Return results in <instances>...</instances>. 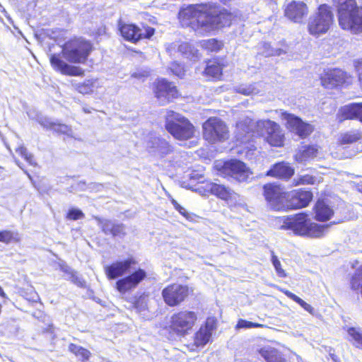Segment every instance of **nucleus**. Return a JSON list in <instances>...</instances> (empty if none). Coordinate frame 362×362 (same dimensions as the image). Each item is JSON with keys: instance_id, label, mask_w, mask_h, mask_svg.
I'll return each mask as SVG.
<instances>
[{"instance_id": "obj_1", "label": "nucleus", "mask_w": 362, "mask_h": 362, "mask_svg": "<svg viewBox=\"0 0 362 362\" xmlns=\"http://www.w3.org/2000/svg\"><path fill=\"white\" fill-rule=\"evenodd\" d=\"M178 18L182 26L190 27L201 35L229 26L233 18L226 9L212 8L207 4H192L182 8Z\"/></svg>"}, {"instance_id": "obj_2", "label": "nucleus", "mask_w": 362, "mask_h": 362, "mask_svg": "<svg viewBox=\"0 0 362 362\" xmlns=\"http://www.w3.org/2000/svg\"><path fill=\"white\" fill-rule=\"evenodd\" d=\"M253 127H255L257 134L264 136L266 141L271 146L280 147L284 145V131L279 124L269 119L259 120L255 125L250 119L238 122L236 125L240 132L238 134V139L240 140L242 143L249 141L250 133Z\"/></svg>"}, {"instance_id": "obj_3", "label": "nucleus", "mask_w": 362, "mask_h": 362, "mask_svg": "<svg viewBox=\"0 0 362 362\" xmlns=\"http://www.w3.org/2000/svg\"><path fill=\"white\" fill-rule=\"evenodd\" d=\"M279 228L282 230H291L298 235H308L320 238L328 230L329 224L311 223L305 214L300 213L294 216H284L276 219Z\"/></svg>"}, {"instance_id": "obj_4", "label": "nucleus", "mask_w": 362, "mask_h": 362, "mask_svg": "<svg viewBox=\"0 0 362 362\" xmlns=\"http://www.w3.org/2000/svg\"><path fill=\"white\" fill-rule=\"evenodd\" d=\"M337 8L339 24L344 30L362 32V6L356 0H333Z\"/></svg>"}, {"instance_id": "obj_5", "label": "nucleus", "mask_w": 362, "mask_h": 362, "mask_svg": "<svg viewBox=\"0 0 362 362\" xmlns=\"http://www.w3.org/2000/svg\"><path fill=\"white\" fill-rule=\"evenodd\" d=\"M165 129L176 139L185 141L194 136V127L185 117L168 111L166 115Z\"/></svg>"}, {"instance_id": "obj_6", "label": "nucleus", "mask_w": 362, "mask_h": 362, "mask_svg": "<svg viewBox=\"0 0 362 362\" xmlns=\"http://www.w3.org/2000/svg\"><path fill=\"white\" fill-rule=\"evenodd\" d=\"M92 50L91 44L83 39L67 42L62 49V57L73 64H83Z\"/></svg>"}, {"instance_id": "obj_7", "label": "nucleus", "mask_w": 362, "mask_h": 362, "mask_svg": "<svg viewBox=\"0 0 362 362\" xmlns=\"http://www.w3.org/2000/svg\"><path fill=\"white\" fill-rule=\"evenodd\" d=\"M333 23V13L329 6L322 4L318 8V11L310 18L308 30L313 35L325 33Z\"/></svg>"}, {"instance_id": "obj_8", "label": "nucleus", "mask_w": 362, "mask_h": 362, "mask_svg": "<svg viewBox=\"0 0 362 362\" xmlns=\"http://www.w3.org/2000/svg\"><path fill=\"white\" fill-rule=\"evenodd\" d=\"M197 320L195 312L182 310L174 313L170 321V328L178 336H185L191 331Z\"/></svg>"}, {"instance_id": "obj_9", "label": "nucleus", "mask_w": 362, "mask_h": 362, "mask_svg": "<svg viewBox=\"0 0 362 362\" xmlns=\"http://www.w3.org/2000/svg\"><path fill=\"white\" fill-rule=\"evenodd\" d=\"M203 136L209 143L214 144L228 138V129L218 117H210L203 124Z\"/></svg>"}, {"instance_id": "obj_10", "label": "nucleus", "mask_w": 362, "mask_h": 362, "mask_svg": "<svg viewBox=\"0 0 362 362\" xmlns=\"http://www.w3.org/2000/svg\"><path fill=\"white\" fill-rule=\"evenodd\" d=\"M224 175H229L238 182L247 181L252 175L250 170L245 164L238 160H230L224 163H219L216 165Z\"/></svg>"}, {"instance_id": "obj_11", "label": "nucleus", "mask_w": 362, "mask_h": 362, "mask_svg": "<svg viewBox=\"0 0 362 362\" xmlns=\"http://www.w3.org/2000/svg\"><path fill=\"white\" fill-rule=\"evenodd\" d=\"M117 27L121 35L132 42L143 38H150L154 34V29L151 27L140 28L134 24L124 23L121 20L118 21Z\"/></svg>"}, {"instance_id": "obj_12", "label": "nucleus", "mask_w": 362, "mask_h": 362, "mask_svg": "<svg viewBox=\"0 0 362 362\" xmlns=\"http://www.w3.org/2000/svg\"><path fill=\"white\" fill-rule=\"evenodd\" d=\"M205 192H210L217 197L226 201L230 206L242 204V199L240 195L230 188L223 185L214 182L206 183L204 188Z\"/></svg>"}, {"instance_id": "obj_13", "label": "nucleus", "mask_w": 362, "mask_h": 362, "mask_svg": "<svg viewBox=\"0 0 362 362\" xmlns=\"http://www.w3.org/2000/svg\"><path fill=\"white\" fill-rule=\"evenodd\" d=\"M281 118L286 120L287 128L302 139L307 137L313 131L310 124L304 122L300 117L293 114L282 112Z\"/></svg>"}, {"instance_id": "obj_14", "label": "nucleus", "mask_w": 362, "mask_h": 362, "mask_svg": "<svg viewBox=\"0 0 362 362\" xmlns=\"http://www.w3.org/2000/svg\"><path fill=\"white\" fill-rule=\"evenodd\" d=\"M188 293L189 288L187 286L175 284L165 288L162 291V296L168 305L173 307L182 302Z\"/></svg>"}, {"instance_id": "obj_15", "label": "nucleus", "mask_w": 362, "mask_h": 362, "mask_svg": "<svg viewBox=\"0 0 362 362\" xmlns=\"http://www.w3.org/2000/svg\"><path fill=\"white\" fill-rule=\"evenodd\" d=\"M350 76L339 69L329 70L321 78V83L326 88L350 83Z\"/></svg>"}, {"instance_id": "obj_16", "label": "nucleus", "mask_w": 362, "mask_h": 362, "mask_svg": "<svg viewBox=\"0 0 362 362\" xmlns=\"http://www.w3.org/2000/svg\"><path fill=\"white\" fill-rule=\"evenodd\" d=\"M155 94L160 104L164 105L172 99L177 98L178 91L172 83L160 78L156 82Z\"/></svg>"}, {"instance_id": "obj_17", "label": "nucleus", "mask_w": 362, "mask_h": 362, "mask_svg": "<svg viewBox=\"0 0 362 362\" xmlns=\"http://www.w3.org/2000/svg\"><path fill=\"white\" fill-rule=\"evenodd\" d=\"M146 276V272L142 269H138L132 274L118 280L116 282V288L121 293L136 288L139 284Z\"/></svg>"}, {"instance_id": "obj_18", "label": "nucleus", "mask_w": 362, "mask_h": 362, "mask_svg": "<svg viewBox=\"0 0 362 362\" xmlns=\"http://www.w3.org/2000/svg\"><path fill=\"white\" fill-rule=\"evenodd\" d=\"M264 197L275 210L282 207L286 195L283 189L274 184H267L264 186Z\"/></svg>"}, {"instance_id": "obj_19", "label": "nucleus", "mask_w": 362, "mask_h": 362, "mask_svg": "<svg viewBox=\"0 0 362 362\" xmlns=\"http://www.w3.org/2000/svg\"><path fill=\"white\" fill-rule=\"evenodd\" d=\"M216 319L213 317H208L204 326H202L195 334L194 344L199 347L207 344L211 339L213 331L216 329Z\"/></svg>"}, {"instance_id": "obj_20", "label": "nucleus", "mask_w": 362, "mask_h": 362, "mask_svg": "<svg viewBox=\"0 0 362 362\" xmlns=\"http://www.w3.org/2000/svg\"><path fill=\"white\" fill-rule=\"evenodd\" d=\"M136 263L133 257H129L123 261H117L105 267V272L110 279H115L124 275L129 269Z\"/></svg>"}, {"instance_id": "obj_21", "label": "nucleus", "mask_w": 362, "mask_h": 362, "mask_svg": "<svg viewBox=\"0 0 362 362\" xmlns=\"http://www.w3.org/2000/svg\"><path fill=\"white\" fill-rule=\"evenodd\" d=\"M284 13L291 21L301 23L308 14V7L302 1H293L286 6Z\"/></svg>"}, {"instance_id": "obj_22", "label": "nucleus", "mask_w": 362, "mask_h": 362, "mask_svg": "<svg viewBox=\"0 0 362 362\" xmlns=\"http://www.w3.org/2000/svg\"><path fill=\"white\" fill-rule=\"evenodd\" d=\"M49 60L52 66L63 74L69 76H81L83 74L82 69L68 64L62 59L60 54H51Z\"/></svg>"}, {"instance_id": "obj_23", "label": "nucleus", "mask_w": 362, "mask_h": 362, "mask_svg": "<svg viewBox=\"0 0 362 362\" xmlns=\"http://www.w3.org/2000/svg\"><path fill=\"white\" fill-rule=\"evenodd\" d=\"M288 206L291 209H300L307 206L313 199V194L310 191L298 190L292 192L288 195Z\"/></svg>"}, {"instance_id": "obj_24", "label": "nucleus", "mask_w": 362, "mask_h": 362, "mask_svg": "<svg viewBox=\"0 0 362 362\" xmlns=\"http://www.w3.org/2000/svg\"><path fill=\"white\" fill-rule=\"evenodd\" d=\"M167 50L172 54L173 52L177 50L184 57L192 61H196L199 58V54L194 47L188 42H174L167 47Z\"/></svg>"}, {"instance_id": "obj_25", "label": "nucleus", "mask_w": 362, "mask_h": 362, "mask_svg": "<svg viewBox=\"0 0 362 362\" xmlns=\"http://www.w3.org/2000/svg\"><path fill=\"white\" fill-rule=\"evenodd\" d=\"M294 173V170L286 163H279L267 171V175L279 177L281 179H288Z\"/></svg>"}, {"instance_id": "obj_26", "label": "nucleus", "mask_w": 362, "mask_h": 362, "mask_svg": "<svg viewBox=\"0 0 362 362\" xmlns=\"http://www.w3.org/2000/svg\"><path fill=\"white\" fill-rule=\"evenodd\" d=\"M314 209L315 219L319 221L329 220L334 214L333 209L323 200H318Z\"/></svg>"}, {"instance_id": "obj_27", "label": "nucleus", "mask_w": 362, "mask_h": 362, "mask_svg": "<svg viewBox=\"0 0 362 362\" xmlns=\"http://www.w3.org/2000/svg\"><path fill=\"white\" fill-rule=\"evenodd\" d=\"M361 103H351L342 107L339 113L341 115L340 121L344 119H358L360 111Z\"/></svg>"}, {"instance_id": "obj_28", "label": "nucleus", "mask_w": 362, "mask_h": 362, "mask_svg": "<svg viewBox=\"0 0 362 362\" xmlns=\"http://www.w3.org/2000/svg\"><path fill=\"white\" fill-rule=\"evenodd\" d=\"M42 124L47 128L53 129L57 133H61L70 137H74L71 127L65 124L54 122L48 119H45V123H42Z\"/></svg>"}, {"instance_id": "obj_29", "label": "nucleus", "mask_w": 362, "mask_h": 362, "mask_svg": "<svg viewBox=\"0 0 362 362\" xmlns=\"http://www.w3.org/2000/svg\"><path fill=\"white\" fill-rule=\"evenodd\" d=\"M317 149L314 146H306L302 147L301 149L296 155V160L298 162H305L313 159L317 156Z\"/></svg>"}, {"instance_id": "obj_30", "label": "nucleus", "mask_w": 362, "mask_h": 362, "mask_svg": "<svg viewBox=\"0 0 362 362\" xmlns=\"http://www.w3.org/2000/svg\"><path fill=\"white\" fill-rule=\"evenodd\" d=\"M260 354L267 362H285V360L276 349H262Z\"/></svg>"}, {"instance_id": "obj_31", "label": "nucleus", "mask_w": 362, "mask_h": 362, "mask_svg": "<svg viewBox=\"0 0 362 362\" xmlns=\"http://www.w3.org/2000/svg\"><path fill=\"white\" fill-rule=\"evenodd\" d=\"M204 73L213 78H219L222 74V68L216 62L209 61L207 62Z\"/></svg>"}, {"instance_id": "obj_32", "label": "nucleus", "mask_w": 362, "mask_h": 362, "mask_svg": "<svg viewBox=\"0 0 362 362\" xmlns=\"http://www.w3.org/2000/svg\"><path fill=\"white\" fill-rule=\"evenodd\" d=\"M21 240V236L17 231L1 230L0 231V242L5 244L11 243H18Z\"/></svg>"}, {"instance_id": "obj_33", "label": "nucleus", "mask_w": 362, "mask_h": 362, "mask_svg": "<svg viewBox=\"0 0 362 362\" xmlns=\"http://www.w3.org/2000/svg\"><path fill=\"white\" fill-rule=\"evenodd\" d=\"M69 350L82 361H88L90 356V352L88 349L74 344L69 345Z\"/></svg>"}, {"instance_id": "obj_34", "label": "nucleus", "mask_w": 362, "mask_h": 362, "mask_svg": "<svg viewBox=\"0 0 362 362\" xmlns=\"http://www.w3.org/2000/svg\"><path fill=\"white\" fill-rule=\"evenodd\" d=\"M263 50L262 51V54L265 57L270 56H279L282 54H286L288 52V47L286 46L284 48H274L272 47L271 45L267 42H264L262 44Z\"/></svg>"}, {"instance_id": "obj_35", "label": "nucleus", "mask_w": 362, "mask_h": 362, "mask_svg": "<svg viewBox=\"0 0 362 362\" xmlns=\"http://www.w3.org/2000/svg\"><path fill=\"white\" fill-rule=\"evenodd\" d=\"M235 91L238 93L250 95H255L259 92L258 84H241L235 87Z\"/></svg>"}, {"instance_id": "obj_36", "label": "nucleus", "mask_w": 362, "mask_h": 362, "mask_svg": "<svg viewBox=\"0 0 362 362\" xmlns=\"http://www.w3.org/2000/svg\"><path fill=\"white\" fill-rule=\"evenodd\" d=\"M349 339L357 348L362 349V330L360 328L350 327L347 330Z\"/></svg>"}, {"instance_id": "obj_37", "label": "nucleus", "mask_w": 362, "mask_h": 362, "mask_svg": "<svg viewBox=\"0 0 362 362\" xmlns=\"http://www.w3.org/2000/svg\"><path fill=\"white\" fill-rule=\"evenodd\" d=\"M281 291L284 293L287 297L299 304L304 310L308 313L311 314L313 313V308L294 293L286 289H281Z\"/></svg>"}, {"instance_id": "obj_38", "label": "nucleus", "mask_w": 362, "mask_h": 362, "mask_svg": "<svg viewBox=\"0 0 362 362\" xmlns=\"http://www.w3.org/2000/svg\"><path fill=\"white\" fill-rule=\"evenodd\" d=\"M96 80L88 79L76 85V90L82 94H88L93 91Z\"/></svg>"}, {"instance_id": "obj_39", "label": "nucleus", "mask_w": 362, "mask_h": 362, "mask_svg": "<svg viewBox=\"0 0 362 362\" xmlns=\"http://www.w3.org/2000/svg\"><path fill=\"white\" fill-rule=\"evenodd\" d=\"M163 139H161L156 135L154 133H151L147 136L146 146L150 149L151 153H156V150L160 147V144L163 141Z\"/></svg>"}, {"instance_id": "obj_40", "label": "nucleus", "mask_w": 362, "mask_h": 362, "mask_svg": "<svg viewBox=\"0 0 362 362\" xmlns=\"http://www.w3.org/2000/svg\"><path fill=\"white\" fill-rule=\"evenodd\" d=\"M361 138V134L357 130L350 131L344 134L341 136L342 144H351L357 141Z\"/></svg>"}, {"instance_id": "obj_41", "label": "nucleus", "mask_w": 362, "mask_h": 362, "mask_svg": "<svg viewBox=\"0 0 362 362\" xmlns=\"http://www.w3.org/2000/svg\"><path fill=\"white\" fill-rule=\"evenodd\" d=\"M202 47L210 52H217L221 47V43L216 39H209L201 42Z\"/></svg>"}, {"instance_id": "obj_42", "label": "nucleus", "mask_w": 362, "mask_h": 362, "mask_svg": "<svg viewBox=\"0 0 362 362\" xmlns=\"http://www.w3.org/2000/svg\"><path fill=\"white\" fill-rule=\"evenodd\" d=\"M98 224L100 227L101 228L103 233L106 235H111L114 226L115 224V222L106 220V219H100L98 218Z\"/></svg>"}, {"instance_id": "obj_43", "label": "nucleus", "mask_w": 362, "mask_h": 362, "mask_svg": "<svg viewBox=\"0 0 362 362\" xmlns=\"http://www.w3.org/2000/svg\"><path fill=\"white\" fill-rule=\"evenodd\" d=\"M134 307L138 313L146 310L148 308V296L145 295L141 296L135 301Z\"/></svg>"}, {"instance_id": "obj_44", "label": "nucleus", "mask_w": 362, "mask_h": 362, "mask_svg": "<svg viewBox=\"0 0 362 362\" xmlns=\"http://www.w3.org/2000/svg\"><path fill=\"white\" fill-rule=\"evenodd\" d=\"M16 151L31 165H35L36 163L33 159V154L28 152L27 148L23 146H20L18 148H16Z\"/></svg>"}, {"instance_id": "obj_45", "label": "nucleus", "mask_w": 362, "mask_h": 362, "mask_svg": "<svg viewBox=\"0 0 362 362\" xmlns=\"http://www.w3.org/2000/svg\"><path fill=\"white\" fill-rule=\"evenodd\" d=\"M160 144V147L156 150V154L160 156L161 157L165 156L173 152L172 146L167 142L165 139L161 141Z\"/></svg>"}, {"instance_id": "obj_46", "label": "nucleus", "mask_w": 362, "mask_h": 362, "mask_svg": "<svg viewBox=\"0 0 362 362\" xmlns=\"http://www.w3.org/2000/svg\"><path fill=\"white\" fill-rule=\"evenodd\" d=\"M272 262L273 266H274V269L276 270V272L277 275L279 277H286V273L282 269L281 262H280V261L279 260L278 257L276 255H272Z\"/></svg>"}, {"instance_id": "obj_47", "label": "nucleus", "mask_w": 362, "mask_h": 362, "mask_svg": "<svg viewBox=\"0 0 362 362\" xmlns=\"http://www.w3.org/2000/svg\"><path fill=\"white\" fill-rule=\"evenodd\" d=\"M315 177L310 175H300L294 180L296 185H311L315 182Z\"/></svg>"}, {"instance_id": "obj_48", "label": "nucleus", "mask_w": 362, "mask_h": 362, "mask_svg": "<svg viewBox=\"0 0 362 362\" xmlns=\"http://www.w3.org/2000/svg\"><path fill=\"white\" fill-rule=\"evenodd\" d=\"M264 327L263 325L252 322L247 321L245 320L240 319L238 320L237 325H236V329H242V328H253V327Z\"/></svg>"}, {"instance_id": "obj_49", "label": "nucleus", "mask_w": 362, "mask_h": 362, "mask_svg": "<svg viewBox=\"0 0 362 362\" xmlns=\"http://www.w3.org/2000/svg\"><path fill=\"white\" fill-rule=\"evenodd\" d=\"M126 234L125 227L122 223H115L111 235L114 237L122 238Z\"/></svg>"}, {"instance_id": "obj_50", "label": "nucleus", "mask_w": 362, "mask_h": 362, "mask_svg": "<svg viewBox=\"0 0 362 362\" xmlns=\"http://www.w3.org/2000/svg\"><path fill=\"white\" fill-rule=\"evenodd\" d=\"M84 217L83 213L76 209H71L69 211L66 218L69 220H78Z\"/></svg>"}, {"instance_id": "obj_51", "label": "nucleus", "mask_w": 362, "mask_h": 362, "mask_svg": "<svg viewBox=\"0 0 362 362\" xmlns=\"http://www.w3.org/2000/svg\"><path fill=\"white\" fill-rule=\"evenodd\" d=\"M170 70L175 75L180 78H182L185 75V70L183 67L176 62H174L171 64Z\"/></svg>"}, {"instance_id": "obj_52", "label": "nucleus", "mask_w": 362, "mask_h": 362, "mask_svg": "<svg viewBox=\"0 0 362 362\" xmlns=\"http://www.w3.org/2000/svg\"><path fill=\"white\" fill-rule=\"evenodd\" d=\"M62 270L71 275L70 279L72 281L80 285L82 284L81 280L78 279V276L76 275L74 271L71 270L69 267H62Z\"/></svg>"}, {"instance_id": "obj_53", "label": "nucleus", "mask_w": 362, "mask_h": 362, "mask_svg": "<svg viewBox=\"0 0 362 362\" xmlns=\"http://www.w3.org/2000/svg\"><path fill=\"white\" fill-rule=\"evenodd\" d=\"M148 72L146 71H137V72H134L132 74V77L141 79L143 81H144V78L148 77Z\"/></svg>"}, {"instance_id": "obj_54", "label": "nucleus", "mask_w": 362, "mask_h": 362, "mask_svg": "<svg viewBox=\"0 0 362 362\" xmlns=\"http://www.w3.org/2000/svg\"><path fill=\"white\" fill-rule=\"evenodd\" d=\"M355 69L358 75V79L362 81V59L355 62Z\"/></svg>"}, {"instance_id": "obj_55", "label": "nucleus", "mask_w": 362, "mask_h": 362, "mask_svg": "<svg viewBox=\"0 0 362 362\" xmlns=\"http://www.w3.org/2000/svg\"><path fill=\"white\" fill-rule=\"evenodd\" d=\"M177 211H179L180 214H181L187 219L191 218V215L187 212V211L184 207L180 206Z\"/></svg>"}, {"instance_id": "obj_56", "label": "nucleus", "mask_w": 362, "mask_h": 362, "mask_svg": "<svg viewBox=\"0 0 362 362\" xmlns=\"http://www.w3.org/2000/svg\"><path fill=\"white\" fill-rule=\"evenodd\" d=\"M15 162H16V165H18V166L20 168H21V169L25 172V173L28 176V177H29L30 179H31V176L28 173V172H27L26 170H25L23 169V166H22V165H21V162H20L18 160H15Z\"/></svg>"}, {"instance_id": "obj_57", "label": "nucleus", "mask_w": 362, "mask_h": 362, "mask_svg": "<svg viewBox=\"0 0 362 362\" xmlns=\"http://www.w3.org/2000/svg\"><path fill=\"white\" fill-rule=\"evenodd\" d=\"M172 204H173L175 209L178 211L179 208L181 206L175 200H172Z\"/></svg>"}, {"instance_id": "obj_58", "label": "nucleus", "mask_w": 362, "mask_h": 362, "mask_svg": "<svg viewBox=\"0 0 362 362\" xmlns=\"http://www.w3.org/2000/svg\"><path fill=\"white\" fill-rule=\"evenodd\" d=\"M360 111L358 112V119L362 122V103L360 104Z\"/></svg>"}, {"instance_id": "obj_59", "label": "nucleus", "mask_w": 362, "mask_h": 362, "mask_svg": "<svg viewBox=\"0 0 362 362\" xmlns=\"http://www.w3.org/2000/svg\"><path fill=\"white\" fill-rule=\"evenodd\" d=\"M0 296H2V297H5L6 296V294L3 290V288L0 286Z\"/></svg>"}, {"instance_id": "obj_60", "label": "nucleus", "mask_w": 362, "mask_h": 362, "mask_svg": "<svg viewBox=\"0 0 362 362\" xmlns=\"http://www.w3.org/2000/svg\"><path fill=\"white\" fill-rule=\"evenodd\" d=\"M83 110L84 112H86V113H90V110L89 109L86 108V107H83Z\"/></svg>"}]
</instances>
